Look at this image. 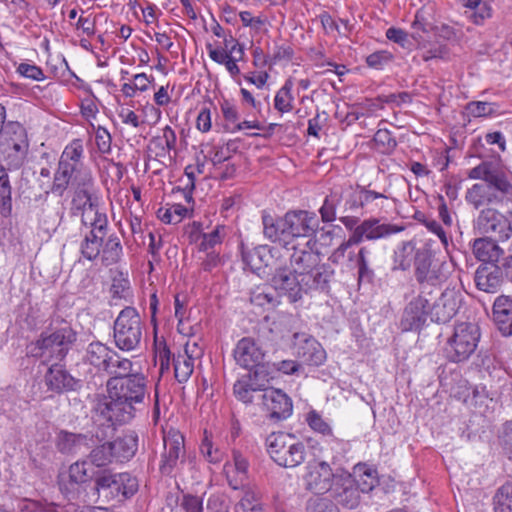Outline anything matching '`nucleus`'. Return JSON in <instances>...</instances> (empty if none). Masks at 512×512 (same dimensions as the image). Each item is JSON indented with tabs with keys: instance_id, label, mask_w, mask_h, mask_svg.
<instances>
[{
	"instance_id": "obj_1",
	"label": "nucleus",
	"mask_w": 512,
	"mask_h": 512,
	"mask_svg": "<svg viewBox=\"0 0 512 512\" xmlns=\"http://www.w3.org/2000/svg\"><path fill=\"white\" fill-rule=\"evenodd\" d=\"M469 179L481 180L465 192V201L479 210L473 225L480 234L507 241L512 237V211L506 214L490 205L512 202V175L493 161H482L469 170Z\"/></svg>"
},
{
	"instance_id": "obj_2",
	"label": "nucleus",
	"mask_w": 512,
	"mask_h": 512,
	"mask_svg": "<svg viewBox=\"0 0 512 512\" xmlns=\"http://www.w3.org/2000/svg\"><path fill=\"white\" fill-rule=\"evenodd\" d=\"M147 384L142 373L111 377L107 382V395H98L95 399L94 421L113 430L130 423L149 397Z\"/></svg>"
},
{
	"instance_id": "obj_3",
	"label": "nucleus",
	"mask_w": 512,
	"mask_h": 512,
	"mask_svg": "<svg viewBox=\"0 0 512 512\" xmlns=\"http://www.w3.org/2000/svg\"><path fill=\"white\" fill-rule=\"evenodd\" d=\"M77 340V332L70 324L48 332H42L39 337L26 346V355L39 359L42 364L60 363L63 361Z\"/></svg>"
},
{
	"instance_id": "obj_4",
	"label": "nucleus",
	"mask_w": 512,
	"mask_h": 512,
	"mask_svg": "<svg viewBox=\"0 0 512 512\" xmlns=\"http://www.w3.org/2000/svg\"><path fill=\"white\" fill-rule=\"evenodd\" d=\"M267 452L280 467L296 468L307 457V447L292 433L273 432L265 440Z\"/></svg>"
},
{
	"instance_id": "obj_5",
	"label": "nucleus",
	"mask_w": 512,
	"mask_h": 512,
	"mask_svg": "<svg viewBox=\"0 0 512 512\" xmlns=\"http://www.w3.org/2000/svg\"><path fill=\"white\" fill-rule=\"evenodd\" d=\"M481 338V331L476 323H456L453 333L448 337L444 353L451 363H463L476 352Z\"/></svg>"
},
{
	"instance_id": "obj_6",
	"label": "nucleus",
	"mask_w": 512,
	"mask_h": 512,
	"mask_svg": "<svg viewBox=\"0 0 512 512\" xmlns=\"http://www.w3.org/2000/svg\"><path fill=\"white\" fill-rule=\"evenodd\" d=\"M0 145V158L10 170L21 168L26 162L29 139L26 128L18 121L6 122Z\"/></svg>"
},
{
	"instance_id": "obj_7",
	"label": "nucleus",
	"mask_w": 512,
	"mask_h": 512,
	"mask_svg": "<svg viewBox=\"0 0 512 512\" xmlns=\"http://www.w3.org/2000/svg\"><path fill=\"white\" fill-rule=\"evenodd\" d=\"M144 323L137 309L132 306L123 308L113 324L115 346L125 352L140 347L143 337Z\"/></svg>"
},
{
	"instance_id": "obj_8",
	"label": "nucleus",
	"mask_w": 512,
	"mask_h": 512,
	"mask_svg": "<svg viewBox=\"0 0 512 512\" xmlns=\"http://www.w3.org/2000/svg\"><path fill=\"white\" fill-rule=\"evenodd\" d=\"M138 480L131 474L103 471L95 478L98 496L107 502L122 503L138 491Z\"/></svg>"
},
{
	"instance_id": "obj_9",
	"label": "nucleus",
	"mask_w": 512,
	"mask_h": 512,
	"mask_svg": "<svg viewBox=\"0 0 512 512\" xmlns=\"http://www.w3.org/2000/svg\"><path fill=\"white\" fill-rule=\"evenodd\" d=\"M414 277L419 286V293L432 296L440 291L444 280L441 265L435 261L428 248L416 249L414 255Z\"/></svg>"
},
{
	"instance_id": "obj_10",
	"label": "nucleus",
	"mask_w": 512,
	"mask_h": 512,
	"mask_svg": "<svg viewBox=\"0 0 512 512\" xmlns=\"http://www.w3.org/2000/svg\"><path fill=\"white\" fill-rule=\"evenodd\" d=\"M270 284L278 296H285L289 302L295 303L302 299L304 288L301 277H298L287 265V261L277 258L271 273Z\"/></svg>"
},
{
	"instance_id": "obj_11",
	"label": "nucleus",
	"mask_w": 512,
	"mask_h": 512,
	"mask_svg": "<svg viewBox=\"0 0 512 512\" xmlns=\"http://www.w3.org/2000/svg\"><path fill=\"white\" fill-rule=\"evenodd\" d=\"M164 451L161 454L159 470L163 475L171 476L185 459V438L176 429H169L163 436Z\"/></svg>"
},
{
	"instance_id": "obj_12",
	"label": "nucleus",
	"mask_w": 512,
	"mask_h": 512,
	"mask_svg": "<svg viewBox=\"0 0 512 512\" xmlns=\"http://www.w3.org/2000/svg\"><path fill=\"white\" fill-rule=\"evenodd\" d=\"M461 303L462 295L454 289L434 293L428 306L431 321L443 324L449 322L457 314Z\"/></svg>"
},
{
	"instance_id": "obj_13",
	"label": "nucleus",
	"mask_w": 512,
	"mask_h": 512,
	"mask_svg": "<svg viewBox=\"0 0 512 512\" xmlns=\"http://www.w3.org/2000/svg\"><path fill=\"white\" fill-rule=\"evenodd\" d=\"M403 230V226L383 222L377 217H370L364 219L351 234L354 237L353 241H356L359 245L363 241L387 239Z\"/></svg>"
},
{
	"instance_id": "obj_14",
	"label": "nucleus",
	"mask_w": 512,
	"mask_h": 512,
	"mask_svg": "<svg viewBox=\"0 0 512 512\" xmlns=\"http://www.w3.org/2000/svg\"><path fill=\"white\" fill-rule=\"evenodd\" d=\"M258 399H261L263 410L271 420H285L292 414V399L281 389L265 387L264 392L258 395Z\"/></svg>"
},
{
	"instance_id": "obj_15",
	"label": "nucleus",
	"mask_w": 512,
	"mask_h": 512,
	"mask_svg": "<svg viewBox=\"0 0 512 512\" xmlns=\"http://www.w3.org/2000/svg\"><path fill=\"white\" fill-rule=\"evenodd\" d=\"M330 496L336 505L347 509L357 508L361 501V492L355 476L345 474L335 477Z\"/></svg>"
},
{
	"instance_id": "obj_16",
	"label": "nucleus",
	"mask_w": 512,
	"mask_h": 512,
	"mask_svg": "<svg viewBox=\"0 0 512 512\" xmlns=\"http://www.w3.org/2000/svg\"><path fill=\"white\" fill-rule=\"evenodd\" d=\"M433 300L432 296L419 293L412 299L403 311L400 326L403 331H418L426 323L429 314L428 306Z\"/></svg>"
},
{
	"instance_id": "obj_17",
	"label": "nucleus",
	"mask_w": 512,
	"mask_h": 512,
	"mask_svg": "<svg viewBox=\"0 0 512 512\" xmlns=\"http://www.w3.org/2000/svg\"><path fill=\"white\" fill-rule=\"evenodd\" d=\"M337 476L333 474V470L327 462L311 463L307 466V473L303 478L305 489L314 494H324L331 491L334 478Z\"/></svg>"
},
{
	"instance_id": "obj_18",
	"label": "nucleus",
	"mask_w": 512,
	"mask_h": 512,
	"mask_svg": "<svg viewBox=\"0 0 512 512\" xmlns=\"http://www.w3.org/2000/svg\"><path fill=\"white\" fill-rule=\"evenodd\" d=\"M290 244L299 237H311L319 228V220L315 213L298 210L285 214Z\"/></svg>"
},
{
	"instance_id": "obj_19",
	"label": "nucleus",
	"mask_w": 512,
	"mask_h": 512,
	"mask_svg": "<svg viewBox=\"0 0 512 512\" xmlns=\"http://www.w3.org/2000/svg\"><path fill=\"white\" fill-rule=\"evenodd\" d=\"M92 177L90 169H78L75 166H67L58 163L54 173L51 192L57 196H63L68 188H74L88 178Z\"/></svg>"
},
{
	"instance_id": "obj_20",
	"label": "nucleus",
	"mask_w": 512,
	"mask_h": 512,
	"mask_svg": "<svg viewBox=\"0 0 512 512\" xmlns=\"http://www.w3.org/2000/svg\"><path fill=\"white\" fill-rule=\"evenodd\" d=\"M263 374L260 368L254 369L239 378L233 385V394L238 401L244 404L253 403L255 397L264 392L268 380H260L259 376Z\"/></svg>"
},
{
	"instance_id": "obj_21",
	"label": "nucleus",
	"mask_w": 512,
	"mask_h": 512,
	"mask_svg": "<svg viewBox=\"0 0 512 512\" xmlns=\"http://www.w3.org/2000/svg\"><path fill=\"white\" fill-rule=\"evenodd\" d=\"M240 249L242 261L255 273H259L261 269L269 266L274 269L275 260L280 258L277 256L279 251L268 245H258L252 249H247L241 243Z\"/></svg>"
},
{
	"instance_id": "obj_22",
	"label": "nucleus",
	"mask_w": 512,
	"mask_h": 512,
	"mask_svg": "<svg viewBox=\"0 0 512 512\" xmlns=\"http://www.w3.org/2000/svg\"><path fill=\"white\" fill-rule=\"evenodd\" d=\"M264 358L262 349L250 337H244L238 341L234 349V359L241 367L246 369H258L264 373V368L260 366Z\"/></svg>"
},
{
	"instance_id": "obj_23",
	"label": "nucleus",
	"mask_w": 512,
	"mask_h": 512,
	"mask_svg": "<svg viewBox=\"0 0 512 512\" xmlns=\"http://www.w3.org/2000/svg\"><path fill=\"white\" fill-rule=\"evenodd\" d=\"M474 282L480 291L491 294L497 293L504 282L499 264L481 263L475 271Z\"/></svg>"
},
{
	"instance_id": "obj_24",
	"label": "nucleus",
	"mask_w": 512,
	"mask_h": 512,
	"mask_svg": "<svg viewBox=\"0 0 512 512\" xmlns=\"http://www.w3.org/2000/svg\"><path fill=\"white\" fill-rule=\"evenodd\" d=\"M45 385L49 391L62 393L74 391L80 386V381L75 379L62 365L53 363L44 376Z\"/></svg>"
},
{
	"instance_id": "obj_25",
	"label": "nucleus",
	"mask_w": 512,
	"mask_h": 512,
	"mask_svg": "<svg viewBox=\"0 0 512 512\" xmlns=\"http://www.w3.org/2000/svg\"><path fill=\"white\" fill-rule=\"evenodd\" d=\"M333 276L334 269L329 264L319 262L301 277L304 293L312 290L328 292Z\"/></svg>"
},
{
	"instance_id": "obj_26",
	"label": "nucleus",
	"mask_w": 512,
	"mask_h": 512,
	"mask_svg": "<svg viewBox=\"0 0 512 512\" xmlns=\"http://www.w3.org/2000/svg\"><path fill=\"white\" fill-rule=\"evenodd\" d=\"M333 276L334 269L329 264L319 262L301 277L304 293L312 290L328 292Z\"/></svg>"
},
{
	"instance_id": "obj_27",
	"label": "nucleus",
	"mask_w": 512,
	"mask_h": 512,
	"mask_svg": "<svg viewBox=\"0 0 512 512\" xmlns=\"http://www.w3.org/2000/svg\"><path fill=\"white\" fill-rule=\"evenodd\" d=\"M285 215L274 217L267 212L262 213L263 235L271 243L282 247L290 245Z\"/></svg>"
},
{
	"instance_id": "obj_28",
	"label": "nucleus",
	"mask_w": 512,
	"mask_h": 512,
	"mask_svg": "<svg viewBox=\"0 0 512 512\" xmlns=\"http://www.w3.org/2000/svg\"><path fill=\"white\" fill-rule=\"evenodd\" d=\"M139 437L136 431L126 430L110 441L116 463H125L131 460L138 450Z\"/></svg>"
},
{
	"instance_id": "obj_29",
	"label": "nucleus",
	"mask_w": 512,
	"mask_h": 512,
	"mask_svg": "<svg viewBox=\"0 0 512 512\" xmlns=\"http://www.w3.org/2000/svg\"><path fill=\"white\" fill-rule=\"evenodd\" d=\"M93 188V176L81 182L79 186L72 188L73 196L71 200V210L73 215H78L79 213L83 215V213L88 209H95L98 207L92 198Z\"/></svg>"
},
{
	"instance_id": "obj_30",
	"label": "nucleus",
	"mask_w": 512,
	"mask_h": 512,
	"mask_svg": "<svg viewBox=\"0 0 512 512\" xmlns=\"http://www.w3.org/2000/svg\"><path fill=\"white\" fill-rule=\"evenodd\" d=\"M233 463L225 465V472L229 486L238 490L247 480L249 462L248 459L238 450H233Z\"/></svg>"
},
{
	"instance_id": "obj_31",
	"label": "nucleus",
	"mask_w": 512,
	"mask_h": 512,
	"mask_svg": "<svg viewBox=\"0 0 512 512\" xmlns=\"http://www.w3.org/2000/svg\"><path fill=\"white\" fill-rule=\"evenodd\" d=\"M114 355V349L99 340H94L86 346L83 361L93 366L98 372H102L107 361Z\"/></svg>"
},
{
	"instance_id": "obj_32",
	"label": "nucleus",
	"mask_w": 512,
	"mask_h": 512,
	"mask_svg": "<svg viewBox=\"0 0 512 512\" xmlns=\"http://www.w3.org/2000/svg\"><path fill=\"white\" fill-rule=\"evenodd\" d=\"M321 262L320 254L313 251L312 249H302L293 247V252L289 257V268L302 277L309 270L314 268Z\"/></svg>"
},
{
	"instance_id": "obj_33",
	"label": "nucleus",
	"mask_w": 512,
	"mask_h": 512,
	"mask_svg": "<svg viewBox=\"0 0 512 512\" xmlns=\"http://www.w3.org/2000/svg\"><path fill=\"white\" fill-rule=\"evenodd\" d=\"M494 237L485 236L477 238L473 241L472 251L475 258L482 263H495L499 262L500 257L503 255V249L493 239Z\"/></svg>"
},
{
	"instance_id": "obj_34",
	"label": "nucleus",
	"mask_w": 512,
	"mask_h": 512,
	"mask_svg": "<svg viewBox=\"0 0 512 512\" xmlns=\"http://www.w3.org/2000/svg\"><path fill=\"white\" fill-rule=\"evenodd\" d=\"M92 436L61 431L58 436L57 448L63 454H77L90 448Z\"/></svg>"
},
{
	"instance_id": "obj_35",
	"label": "nucleus",
	"mask_w": 512,
	"mask_h": 512,
	"mask_svg": "<svg viewBox=\"0 0 512 512\" xmlns=\"http://www.w3.org/2000/svg\"><path fill=\"white\" fill-rule=\"evenodd\" d=\"M297 355L304 363L313 366L321 365L326 359L325 350L312 337L305 338L303 344L297 347Z\"/></svg>"
},
{
	"instance_id": "obj_36",
	"label": "nucleus",
	"mask_w": 512,
	"mask_h": 512,
	"mask_svg": "<svg viewBox=\"0 0 512 512\" xmlns=\"http://www.w3.org/2000/svg\"><path fill=\"white\" fill-rule=\"evenodd\" d=\"M241 498L235 505V512H262L261 493L254 485L242 484Z\"/></svg>"
},
{
	"instance_id": "obj_37",
	"label": "nucleus",
	"mask_w": 512,
	"mask_h": 512,
	"mask_svg": "<svg viewBox=\"0 0 512 512\" xmlns=\"http://www.w3.org/2000/svg\"><path fill=\"white\" fill-rule=\"evenodd\" d=\"M81 223L83 226L90 228L87 235L95 234L97 237L101 235V238H105L108 234V218L103 212H100L98 207L95 209H88L81 215Z\"/></svg>"
},
{
	"instance_id": "obj_38",
	"label": "nucleus",
	"mask_w": 512,
	"mask_h": 512,
	"mask_svg": "<svg viewBox=\"0 0 512 512\" xmlns=\"http://www.w3.org/2000/svg\"><path fill=\"white\" fill-rule=\"evenodd\" d=\"M512 302L502 304L501 299H497L493 307L494 321L500 331V333L509 337L512 335Z\"/></svg>"
},
{
	"instance_id": "obj_39",
	"label": "nucleus",
	"mask_w": 512,
	"mask_h": 512,
	"mask_svg": "<svg viewBox=\"0 0 512 512\" xmlns=\"http://www.w3.org/2000/svg\"><path fill=\"white\" fill-rule=\"evenodd\" d=\"M123 256V247L119 237L111 234L101 249V263L104 266H111L119 263Z\"/></svg>"
},
{
	"instance_id": "obj_40",
	"label": "nucleus",
	"mask_w": 512,
	"mask_h": 512,
	"mask_svg": "<svg viewBox=\"0 0 512 512\" xmlns=\"http://www.w3.org/2000/svg\"><path fill=\"white\" fill-rule=\"evenodd\" d=\"M190 352L194 351L190 350V346L187 344L184 353L173 357L174 374L179 383L186 382L194 371V358L189 354Z\"/></svg>"
},
{
	"instance_id": "obj_41",
	"label": "nucleus",
	"mask_w": 512,
	"mask_h": 512,
	"mask_svg": "<svg viewBox=\"0 0 512 512\" xmlns=\"http://www.w3.org/2000/svg\"><path fill=\"white\" fill-rule=\"evenodd\" d=\"M84 147L81 139H74L63 150L59 162L78 169H88L83 163Z\"/></svg>"
},
{
	"instance_id": "obj_42",
	"label": "nucleus",
	"mask_w": 512,
	"mask_h": 512,
	"mask_svg": "<svg viewBox=\"0 0 512 512\" xmlns=\"http://www.w3.org/2000/svg\"><path fill=\"white\" fill-rule=\"evenodd\" d=\"M371 249L369 246H362L356 255V265L358 268V282L366 281L372 282L374 279V271L369 264V256ZM355 257L353 252L349 253V260H353Z\"/></svg>"
},
{
	"instance_id": "obj_43",
	"label": "nucleus",
	"mask_w": 512,
	"mask_h": 512,
	"mask_svg": "<svg viewBox=\"0 0 512 512\" xmlns=\"http://www.w3.org/2000/svg\"><path fill=\"white\" fill-rule=\"evenodd\" d=\"M132 362L122 357L117 351L115 355L107 361L101 373H106L111 377H126L130 375L132 370Z\"/></svg>"
},
{
	"instance_id": "obj_44",
	"label": "nucleus",
	"mask_w": 512,
	"mask_h": 512,
	"mask_svg": "<svg viewBox=\"0 0 512 512\" xmlns=\"http://www.w3.org/2000/svg\"><path fill=\"white\" fill-rule=\"evenodd\" d=\"M360 194L361 202H363L361 215L381 211L383 208L382 203L388 199L386 195L370 190L364 186H360Z\"/></svg>"
},
{
	"instance_id": "obj_45",
	"label": "nucleus",
	"mask_w": 512,
	"mask_h": 512,
	"mask_svg": "<svg viewBox=\"0 0 512 512\" xmlns=\"http://www.w3.org/2000/svg\"><path fill=\"white\" fill-rule=\"evenodd\" d=\"M12 187L6 169L0 165V213L7 217L12 211Z\"/></svg>"
},
{
	"instance_id": "obj_46",
	"label": "nucleus",
	"mask_w": 512,
	"mask_h": 512,
	"mask_svg": "<svg viewBox=\"0 0 512 512\" xmlns=\"http://www.w3.org/2000/svg\"><path fill=\"white\" fill-rule=\"evenodd\" d=\"M89 461L99 468L116 463L110 441L94 447L89 453Z\"/></svg>"
},
{
	"instance_id": "obj_47",
	"label": "nucleus",
	"mask_w": 512,
	"mask_h": 512,
	"mask_svg": "<svg viewBox=\"0 0 512 512\" xmlns=\"http://www.w3.org/2000/svg\"><path fill=\"white\" fill-rule=\"evenodd\" d=\"M415 252L412 242H403L394 252L392 270H408L414 260Z\"/></svg>"
},
{
	"instance_id": "obj_48",
	"label": "nucleus",
	"mask_w": 512,
	"mask_h": 512,
	"mask_svg": "<svg viewBox=\"0 0 512 512\" xmlns=\"http://www.w3.org/2000/svg\"><path fill=\"white\" fill-rule=\"evenodd\" d=\"M494 512H512V480L501 485L493 497Z\"/></svg>"
},
{
	"instance_id": "obj_49",
	"label": "nucleus",
	"mask_w": 512,
	"mask_h": 512,
	"mask_svg": "<svg viewBox=\"0 0 512 512\" xmlns=\"http://www.w3.org/2000/svg\"><path fill=\"white\" fill-rule=\"evenodd\" d=\"M63 506L47 500L22 499L18 504L19 512H62Z\"/></svg>"
},
{
	"instance_id": "obj_50",
	"label": "nucleus",
	"mask_w": 512,
	"mask_h": 512,
	"mask_svg": "<svg viewBox=\"0 0 512 512\" xmlns=\"http://www.w3.org/2000/svg\"><path fill=\"white\" fill-rule=\"evenodd\" d=\"M103 242L104 238H101V235H98L97 237L95 234H85L83 240L80 243L81 255L89 261H94L101 254Z\"/></svg>"
},
{
	"instance_id": "obj_51",
	"label": "nucleus",
	"mask_w": 512,
	"mask_h": 512,
	"mask_svg": "<svg viewBox=\"0 0 512 512\" xmlns=\"http://www.w3.org/2000/svg\"><path fill=\"white\" fill-rule=\"evenodd\" d=\"M293 83L290 79L278 90L274 98V107L281 113L290 112L293 109L294 97L292 95Z\"/></svg>"
},
{
	"instance_id": "obj_52",
	"label": "nucleus",
	"mask_w": 512,
	"mask_h": 512,
	"mask_svg": "<svg viewBox=\"0 0 512 512\" xmlns=\"http://www.w3.org/2000/svg\"><path fill=\"white\" fill-rule=\"evenodd\" d=\"M305 420L315 433L321 434L324 437L335 438L330 424L316 410L309 411L306 414Z\"/></svg>"
},
{
	"instance_id": "obj_53",
	"label": "nucleus",
	"mask_w": 512,
	"mask_h": 512,
	"mask_svg": "<svg viewBox=\"0 0 512 512\" xmlns=\"http://www.w3.org/2000/svg\"><path fill=\"white\" fill-rule=\"evenodd\" d=\"M342 203V194L338 192H331L326 196L323 205L319 212L323 222H332L336 219V210Z\"/></svg>"
},
{
	"instance_id": "obj_54",
	"label": "nucleus",
	"mask_w": 512,
	"mask_h": 512,
	"mask_svg": "<svg viewBox=\"0 0 512 512\" xmlns=\"http://www.w3.org/2000/svg\"><path fill=\"white\" fill-rule=\"evenodd\" d=\"M360 185L342 194L343 213H362L363 202H361Z\"/></svg>"
},
{
	"instance_id": "obj_55",
	"label": "nucleus",
	"mask_w": 512,
	"mask_h": 512,
	"mask_svg": "<svg viewBox=\"0 0 512 512\" xmlns=\"http://www.w3.org/2000/svg\"><path fill=\"white\" fill-rule=\"evenodd\" d=\"M499 106L496 103L486 101H471L466 104L465 109L470 116L488 117L498 113Z\"/></svg>"
},
{
	"instance_id": "obj_56",
	"label": "nucleus",
	"mask_w": 512,
	"mask_h": 512,
	"mask_svg": "<svg viewBox=\"0 0 512 512\" xmlns=\"http://www.w3.org/2000/svg\"><path fill=\"white\" fill-rule=\"evenodd\" d=\"M375 145L382 154H391L397 147V141L387 129H378L373 138Z\"/></svg>"
},
{
	"instance_id": "obj_57",
	"label": "nucleus",
	"mask_w": 512,
	"mask_h": 512,
	"mask_svg": "<svg viewBox=\"0 0 512 512\" xmlns=\"http://www.w3.org/2000/svg\"><path fill=\"white\" fill-rule=\"evenodd\" d=\"M225 226L217 225L210 233H203L200 235L201 242L199 249L201 251H207L213 248L215 245L220 244L225 237Z\"/></svg>"
},
{
	"instance_id": "obj_58",
	"label": "nucleus",
	"mask_w": 512,
	"mask_h": 512,
	"mask_svg": "<svg viewBox=\"0 0 512 512\" xmlns=\"http://www.w3.org/2000/svg\"><path fill=\"white\" fill-rule=\"evenodd\" d=\"M357 473L358 476L360 477V479H357V484L361 494L370 492L377 483L375 471L363 466L358 468L357 471H355V476L357 475Z\"/></svg>"
},
{
	"instance_id": "obj_59",
	"label": "nucleus",
	"mask_w": 512,
	"mask_h": 512,
	"mask_svg": "<svg viewBox=\"0 0 512 512\" xmlns=\"http://www.w3.org/2000/svg\"><path fill=\"white\" fill-rule=\"evenodd\" d=\"M244 56V47L239 43H234L229 51V56L223 63L226 69L232 76H236L240 73V69L237 65L238 61H241Z\"/></svg>"
},
{
	"instance_id": "obj_60",
	"label": "nucleus",
	"mask_w": 512,
	"mask_h": 512,
	"mask_svg": "<svg viewBox=\"0 0 512 512\" xmlns=\"http://www.w3.org/2000/svg\"><path fill=\"white\" fill-rule=\"evenodd\" d=\"M200 452L209 463L213 464L221 462L224 456L223 451L215 447L213 442L206 435L200 444Z\"/></svg>"
},
{
	"instance_id": "obj_61",
	"label": "nucleus",
	"mask_w": 512,
	"mask_h": 512,
	"mask_svg": "<svg viewBox=\"0 0 512 512\" xmlns=\"http://www.w3.org/2000/svg\"><path fill=\"white\" fill-rule=\"evenodd\" d=\"M114 298H126L130 293V281L122 272H118L112 279L110 288Z\"/></svg>"
},
{
	"instance_id": "obj_62",
	"label": "nucleus",
	"mask_w": 512,
	"mask_h": 512,
	"mask_svg": "<svg viewBox=\"0 0 512 512\" xmlns=\"http://www.w3.org/2000/svg\"><path fill=\"white\" fill-rule=\"evenodd\" d=\"M307 512H339L338 506L330 499L315 497L307 501Z\"/></svg>"
},
{
	"instance_id": "obj_63",
	"label": "nucleus",
	"mask_w": 512,
	"mask_h": 512,
	"mask_svg": "<svg viewBox=\"0 0 512 512\" xmlns=\"http://www.w3.org/2000/svg\"><path fill=\"white\" fill-rule=\"evenodd\" d=\"M207 512H229V499L225 494H211L206 504Z\"/></svg>"
},
{
	"instance_id": "obj_64",
	"label": "nucleus",
	"mask_w": 512,
	"mask_h": 512,
	"mask_svg": "<svg viewBox=\"0 0 512 512\" xmlns=\"http://www.w3.org/2000/svg\"><path fill=\"white\" fill-rule=\"evenodd\" d=\"M179 505L184 512H203V499L197 495L183 494Z\"/></svg>"
}]
</instances>
